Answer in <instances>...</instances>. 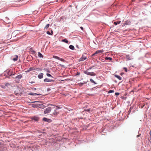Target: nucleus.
<instances>
[{"label": "nucleus", "mask_w": 151, "mask_h": 151, "mask_svg": "<svg viewBox=\"0 0 151 151\" xmlns=\"http://www.w3.org/2000/svg\"><path fill=\"white\" fill-rule=\"evenodd\" d=\"M93 67L94 66H93L89 67V68L87 69L86 71H84L83 72L84 73L87 75H90L91 76H96V74L94 72H90L88 71V70L92 69Z\"/></svg>", "instance_id": "nucleus-1"}, {"label": "nucleus", "mask_w": 151, "mask_h": 151, "mask_svg": "<svg viewBox=\"0 0 151 151\" xmlns=\"http://www.w3.org/2000/svg\"><path fill=\"white\" fill-rule=\"evenodd\" d=\"M35 70L36 71H41L42 70V69L40 68H36L35 67H33L29 68L28 70H27V71L29 72L32 70Z\"/></svg>", "instance_id": "nucleus-2"}, {"label": "nucleus", "mask_w": 151, "mask_h": 151, "mask_svg": "<svg viewBox=\"0 0 151 151\" xmlns=\"http://www.w3.org/2000/svg\"><path fill=\"white\" fill-rule=\"evenodd\" d=\"M51 108L50 107L46 108L44 111V114H46L49 113L51 111Z\"/></svg>", "instance_id": "nucleus-3"}, {"label": "nucleus", "mask_w": 151, "mask_h": 151, "mask_svg": "<svg viewBox=\"0 0 151 151\" xmlns=\"http://www.w3.org/2000/svg\"><path fill=\"white\" fill-rule=\"evenodd\" d=\"M104 52V50H99L96 51L95 53L93 54L92 55V56H94L96 54L99 53H100L103 52Z\"/></svg>", "instance_id": "nucleus-4"}, {"label": "nucleus", "mask_w": 151, "mask_h": 151, "mask_svg": "<svg viewBox=\"0 0 151 151\" xmlns=\"http://www.w3.org/2000/svg\"><path fill=\"white\" fill-rule=\"evenodd\" d=\"M86 59V57L84 55H82V57L79 60V61H82Z\"/></svg>", "instance_id": "nucleus-5"}, {"label": "nucleus", "mask_w": 151, "mask_h": 151, "mask_svg": "<svg viewBox=\"0 0 151 151\" xmlns=\"http://www.w3.org/2000/svg\"><path fill=\"white\" fill-rule=\"evenodd\" d=\"M44 81L45 82H53L54 81L52 79H50L48 78H45V79H44Z\"/></svg>", "instance_id": "nucleus-6"}, {"label": "nucleus", "mask_w": 151, "mask_h": 151, "mask_svg": "<svg viewBox=\"0 0 151 151\" xmlns=\"http://www.w3.org/2000/svg\"><path fill=\"white\" fill-rule=\"evenodd\" d=\"M43 73H40L38 75V78L39 79L42 78L43 77Z\"/></svg>", "instance_id": "nucleus-7"}, {"label": "nucleus", "mask_w": 151, "mask_h": 151, "mask_svg": "<svg viewBox=\"0 0 151 151\" xmlns=\"http://www.w3.org/2000/svg\"><path fill=\"white\" fill-rule=\"evenodd\" d=\"M32 119L34 121H37L39 120V118L37 117H34L32 118Z\"/></svg>", "instance_id": "nucleus-8"}, {"label": "nucleus", "mask_w": 151, "mask_h": 151, "mask_svg": "<svg viewBox=\"0 0 151 151\" xmlns=\"http://www.w3.org/2000/svg\"><path fill=\"white\" fill-rule=\"evenodd\" d=\"M18 57L17 55H15V58H14L13 59V60L14 61H16L18 59Z\"/></svg>", "instance_id": "nucleus-9"}, {"label": "nucleus", "mask_w": 151, "mask_h": 151, "mask_svg": "<svg viewBox=\"0 0 151 151\" xmlns=\"http://www.w3.org/2000/svg\"><path fill=\"white\" fill-rule=\"evenodd\" d=\"M29 94L30 95L35 96L36 95H38V94L33 93H29Z\"/></svg>", "instance_id": "nucleus-10"}, {"label": "nucleus", "mask_w": 151, "mask_h": 151, "mask_svg": "<svg viewBox=\"0 0 151 151\" xmlns=\"http://www.w3.org/2000/svg\"><path fill=\"white\" fill-rule=\"evenodd\" d=\"M22 77V76L21 75H19L16 77V78L20 79Z\"/></svg>", "instance_id": "nucleus-11"}, {"label": "nucleus", "mask_w": 151, "mask_h": 151, "mask_svg": "<svg viewBox=\"0 0 151 151\" xmlns=\"http://www.w3.org/2000/svg\"><path fill=\"white\" fill-rule=\"evenodd\" d=\"M47 34L49 35H52L53 34V32L52 30L51 31V32H50L49 31H48L47 32Z\"/></svg>", "instance_id": "nucleus-12"}, {"label": "nucleus", "mask_w": 151, "mask_h": 151, "mask_svg": "<svg viewBox=\"0 0 151 151\" xmlns=\"http://www.w3.org/2000/svg\"><path fill=\"white\" fill-rule=\"evenodd\" d=\"M38 56L40 58H43V56L40 52H38Z\"/></svg>", "instance_id": "nucleus-13"}, {"label": "nucleus", "mask_w": 151, "mask_h": 151, "mask_svg": "<svg viewBox=\"0 0 151 151\" xmlns=\"http://www.w3.org/2000/svg\"><path fill=\"white\" fill-rule=\"evenodd\" d=\"M115 77L117 78L119 80H122V78L120 76L116 75H115Z\"/></svg>", "instance_id": "nucleus-14"}, {"label": "nucleus", "mask_w": 151, "mask_h": 151, "mask_svg": "<svg viewBox=\"0 0 151 151\" xmlns=\"http://www.w3.org/2000/svg\"><path fill=\"white\" fill-rule=\"evenodd\" d=\"M69 48L72 50H74L75 48L74 46L71 45L69 46Z\"/></svg>", "instance_id": "nucleus-15"}, {"label": "nucleus", "mask_w": 151, "mask_h": 151, "mask_svg": "<svg viewBox=\"0 0 151 151\" xmlns=\"http://www.w3.org/2000/svg\"><path fill=\"white\" fill-rule=\"evenodd\" d=\"M126 25H130L131 24V22L127 20L125 22Z\"/></svg>", "instance_id": "nucleus-16"}, {"label": "nucleus", "mask_w": 151, "mask_h": 151, "mask_svg": "<svg viewBox=\"0 0 151 151\" xmlns=\"http://www.w3.org/2000/svg\"><path fill=\"white\" fill-rule=\"evenodd\" d=\"M58 113V112H57L56 110H55L53 114L55 116H57Z\"/></svg>", "instance_id": "nucleus-17"}, {"label": "nucleus", "mask_w": 151, "mask_h": 151, "mask_svg": "<svg viewBox=\"0 0 151 151\" xmlns=\"http://www.w3.org/2000/svg\"><path fill=\"white\" fill-rule=\"evenodd\" d=\"M126 58L128 60H131V58L130 56L129 55H127L126 56Z\"/></svg>", "instance_id": "nucleus-18"}, {"label": "nucleus", "mask_w": 151, "mask_h": 151, "mask_svg": "<svg viewBox=\"0 0 151 151\" xmlns=\"http://www.w3.org/2000/svg\"><path fill=\"white\" fill-rule=\"evenodd\" d=\"M62 41L63 42H65L67 43H68V41L66 39L63 40Z\"/></svg>", "instance_id": "nucleus-19"}, {"label": "nucleus", "mask_w": 151, "mask_h": 151, "mask_svg": "<svg viewBox=\"0 0 151 151\" xmlns=\"http://www.w3.org/2000/svg\"><path fill=\"white\" fill-rule=\"evenodd\" d=\"M90 81L91 83H93L95 84H97V83L95 82L92 79H90Z\"/></svg>", "instance_id": "nucleus-20"}, {"label": "nucleus", "mask_w": 151, "mask_h": 151, "mask_svg": "<svg viewBox=\"0 0 151 151\" xmlns=\"http://www.w3.org/2000/svg\"><path fill=\"white\" fill-rule=\"evenodd\" d=\"M121 22V21H117L114 22V24L115 25H117L118 24H119Z\"/></svg>", "instance_id": "nucleus-21"}, {"label": "nucleus", "mask_w": 151, "mask_h": 151, "mask_svg": "<svg viewBox=\"0 0 151 151\" xmlns=\"http://www.w3.org/2000/svg\"><path fill=\"white\" fill-rule=\"evenodd\" d=\"M46 75H47V76H48V77H51L52 78H53V77L51 75H50V74H49V73H47V74H46Z\"/></svg>", "instance_id": "nucleus-22"}, {"label": "nucleus", "mask_w": 151, "mask_h": 151, "mask_svg": "<svg viewBox=\"0 0 151 151\" xmlns=\"http://www.w3.org/2000/svg\"><path fill=\"white\" fill-rule=\"evenodd\" d=\"M50 24H47L45 27V28L47 29L49 27Z\"/></svg>", "instance_id": "nucleus-23"}, {"label": "nucleus", "mask_w": 151, "mask_h": 151, "mask_svg": "<svg viewBox=\"0 0 151 151\" xmlns=\"http://www.w3.org/2000/svg\"><path fill=\"white\" fill-rule=\"evenodd\" d=\"M53 58H55L58 59V60H59V59H60V58L59 57L56 56H53Z\"/></svg>", "instance_id": "nucleus-24"}, {"label": "nucleus", "mask_w": 151, "mask_h": 151, "mask_svg": "<svg viewBox=\"0 0 151 151\" xmlns=\"http://www.w3.org/2000/svg\"><path fill=\"white\" fill-rule=\"evenodd\" d=\"M0 151H3V147L1 145H0Z\"/></svg>", "instance_id": "nucleus-25"}, {"label": "nucleus", "mask_w": 151, "mask_h": 151, "mask_svg": "<svg viewBox=\"0 0 151 151\" xmlns=\"http://www.w3.org/2000/svg\"><path fill=\"white\" fill-rule=\"evenodd\" d=\"M105 59H106V60L109 59V60H112V58H111L109 57V58H106Z\"/></svg>", "instance_id": "nucleus-26"}, {"label": "nucleus", "mask_w": 151, "mask_h": 151, "mask_svg": "<svg viewBox=\"0 0 151 151\" xmlns=\"http://www.w3.org/2000/svg\"><path fill=\"white\" fill-rule=\"evenodd\" d=\"M48 119L46 118H43V120L45 121H47Z\"/></svg>", "instance_id": "nucleus-27"}, {"label": "nucleus", "mask_w": 151, "mask_h": 151, "mask_svg": "<svg viewBox=\"0 0 151 151\" xmlns=\"http://www.w3.org/2000/svg\"><path fill=\"white\" fill-rule=\"evenodd\" d=\"M59 60H60L62 61H63V62H64L65 61V60L64 59H63V58H60V59H59Z\"/></svg>", "instance_id": "nucleus-28"}, {"label": "nucleus", "mask_w": 151, "mask_h": 151, "mask_svg": "<svg viewBox=\"0 0 151 151\" xmlns=\"http://www.w3.org/2000/svg\"><path fill=\"white\" fill-rule=\"evenodd\" d=\"M124 70L126 72H127L128 71L127 69V68L126 67L124 68Z\"/></svg>", "instance_id": "nucleus-29"}, {"label": "nucleus", "mask_w": 151, "mask_h": 151, "mask_svg": "<svg viewBox=\"0 0 151 151\" xmlns=\"http://www.w3.org/2000/svg\"><path fill=\"white\" fill-rule=\"evenodd\" d=\"M115 95H116V96H117L119 95V93H118V92H116V93H115Z\"/></svg>", "instance_id": "nucleus-30"}, {"label": "nucleus", "mask_w": 151, "mask_h": 151, "mask_svg": "<svg viewBox=\"0 0 151 151\" xmlns=\"http://www.w3.org/2000/svg\"><path fill=\"white\" fill-rule=\"evenodd\" d=\"M113 92V91L112 90H110L108 92V93H112Z\"/></svg>", "instance_id": "nucleus-31"}, {"label": "nucleus", "mask_w": 151, "mask_h": 151, "mask_svg": "<svg viewBox=\"0 0 151 151\" xmlns=\"http://www.w3.org/2000/svg\"><path fill=\"white\" fill-rule=\"evenodd\" d=\"M32 106H33V107H37V105H35V104H32Z\"/></svg>", "instance_id": "nucleus-32"}, {"label": "nucleus", "mask_w": 151, "mask_h": 151, "mask_svg": "<svg viewBox=\"0 0 151 151\" xmlns=\"http://www.w3.org/2000/svg\"><path fill=\"white\" fill-rule=\"evenodd\" d=\"M60 109V108L58 106H56V109H55V110H56L57 109Z\"/></svg>", "instance_id": "nucleus-33"}, {"label": "nucleus", "mask_w": 151, "mask_h": 151, "mask_svg": "<svg viewBox=\"0 0 151 151\" xmlns=\"http://www.w3.org/2000/svg\"><path fill=\"white\" fill-rule=\"evenodd\" d=\"M126 23H125H125H123V24L122 25V26L123 27H124V26H125V25H126Z\"/></svg>", "instance_id": "nucleus-34"}, {"label": "nucleus", "mask_w": 151, "mask_h": 151, "mask_svg": "<svg viewBox=\"0 0 151 151\" xmlns=\"http://www.w3.org/2000/svg\"><path fill=\"white\" fill-rule=\"evenodd\" d=\"M80 28L82 30H83V28L82 27H80Z\"/></svg>", "instance_id": "nucleus-35"}, {"label": "nucleus", "mask_w": 151, "mask_h": 151, "mask_svg": "<svg viewBox=\"0 0 151 151\" xmlns=\"http://www.w3.org/2000/svg\"><path fill=\"white\" fill-rule=\"evenodd\" d=\"M14 75V73H12L11 74H10V76Z\"/></svg>", "instance_id": "nucleus-36"}, {"label": "nucleus", "mask_w": 151, "mask_h": 151, "mask_svg": "<svg viewBox=\"0 0 151 151\" xmlns=\"http://www.w3.org/2000/svg\"><path fill=\"white\" fill-rule=\"evenodd\" d=\"M79 84H81V85L80 86H82L83 85V83H81Z\"/></svg>", "instance_id": "nucleus-37"}, {"label": "nucleus", "mask_w": 151, "mask_h": 151, "mask_svg": "<svg viewBox=\"0 0 151 151\" xmlns=\"http://www.w3.org/2000/svg\"><path fill=\"white\" fill-rule=\"evenodd\" d=\"M46 71L47 72H49L48 71V70L47 69H46Z\"/></svg>", "instance_id": "nucleus-38"}, {"label": "nucleus", "mask_w": 151, "mask_h": 151, "mask_svg": "<svg viewBox=\"0 0 151 151\" xmlns=\"http://www.w3.org/2000/svg\"><path fill=\"white\" fill-rule=\"evenodd\" d=\"M38 102V101H34V102H32V103H35V102Z\"/></svg>", "instance_id": "nucleus-39"}, {"label": "nucleus", "mask_w": 151, "mask_h": 151, "mask_svg": "<svg viewBox=\"0 0 151 151\" xmlns=\"http://www.w3.org/2000/svg\"><path fill=\"white\" fill-rule=\"evenodd\" d=\"M123 74V73H121V75H122V74Z\"/></svg>", "instance_id": "nucleus-40"}, {"label": "nucleus", "mask_w": 151, "mask_h": 151, "mask_svg": "<svg viewBox=\"0 0 151 151\" xmlns=\"http://www.w3.org/2000/svg\"><path fill=\"white\" fill-rule=\"evenodd\" d=\"M130 111H130V109L129 110V111H128V112H129H129H130Z\"/></svg>", "instance_id": "nucleus-41"}, {"label": "nucleus", "mask_w": 151, "mask_h": 151, "mask_svg": "<svg viewBox=\"0 0 151 151\" xmlns=\"http://www.w3.org/2000/svg\"><path fill=\"white\" fill-rule=\"evenodd\" d=\"M50 105H51V106H53V105L52 104H50Z\"/></svg>", "instance_id": "nucleus-42"}, {"label": "nucleus", "mask_w": 151, "mask_h": 151, "mask_svg": "<svg viewBox=\"0 0 151 151\" xmlns=\"http://www.w3.org/2000/svg\"><path fill=\"white\" fill-rule=\"evenodd\" d=\"M139 135L137 136V137H139Z\"/></svg>", "instance_id": "nucleus-43"}]
</instances>
